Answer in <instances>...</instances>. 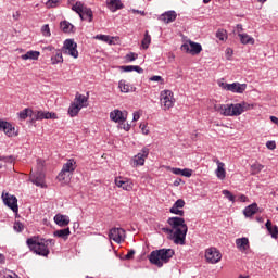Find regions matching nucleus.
Listing matches in <instances>:
<instances>
[{
	"mask_svg": "<svg viewBox=\"0 0 278 278\" xmlns=\"http://www.w3.org/2000/svg\"><path fill=\"white\" fill-rule=\"evenodd\" d=\"M167 223L172 228H162V231L169 236L174 244H186V236L188 233V225H186V219L181 217H169Z\"/></svg>",
	"mask_w": 278,
	"mask_h": 278,
	"instance_id": "1",
	"label": "nucleus"
},
{
	"mask_svg": "<svg viewBox=\"0 0 278 278\" xmlns=\"http://www.w3.org/2000/svg\"><path fill=\"white\" fill-rule=\"evenodd\" d=\"M173 255H175V250L173 249L154 250L149 255V262L157 266V268H162L164 264H168L173 260Z\"/></svg>",
	"mask_w": 278,
	"mask_h": 278,
	"instance_id": "2",
	"label": "nucleus"
},
{
	"mask_svg": "<svg viewBox=\"0 0 278 278\" xmlns=\"http://www.w3.org/2000/svg\"><path fill=\"white\" fill-rule=\"evenodd\" d=\"M26 242L30 251H34V253H36L37 255H41L42 257H47V255H49L50 247H55V240L53 239H41L40 241L27 239Z\"/></svg>",
	"mask_w": 278,
	"mask_h": 278,
	"instance_id": "3",
	"label": "nucleus"
},
{
	"mask_svg": "<svg viewBox=\"0 0 278 278\" xmlns=\"http://www.w3.org/2000/svg\"><path fill=\"white\" fill-rule=\"evenodd\" d=\"M73 12H76L77 15L81 18V21H88L89 23H92V20L94 18V14L92 13V9L84 5L81 1H77L72 7Z\"/></svg>",
	"mask_w": 278,
	"mask_h": 278,
	"instance_id": "4",
	"label": "nucleus"
},
{
	"mask_svg": "<svg viewBox=\"0 0 278 278\" xmlns=\"http://www.w3.org/2000/svg\"><path fill=\"white\" fill-rule=\"evenodd\" d=\"M77 168V161L75 159H68L66 163L63 164L62 170L60 172L58 179L60 181H67L68 177L75 173Z\"/></svg>",
	"mask_w": 278,
	"mask_h": 278,
	"instance_id": "5",
	"label": "nucleus"
},
{
	"mask_svg": "<svg viewBox=\"0 0 278 278\" xmlns=\"http://www.w3.org/2000/svg\"><path fill=\"white\" fill-rule=\"evenodd\" d=\"M253 104H249V102L244 101L236 104H229L228 116H240L243 112H249V110H253Z\"/></svg>",
	"mask_w": 278,
	"mask_h": 278,
	"instance_id": "6",
	"label": "nucleus"
},
{
	"mask_svg": "<svg viewBox=\"0 0 278 278\" xmlns=\"http://www.w3.org/2000/svg\"><path fill=\"white\" fill-rule=\"evenodd\" d=\"M218 86L222 90H227L228 92H233L235 94H244V91L247 90V84L240 83L227 84L218 81Z\"/></svg>",
	"mask_w": 278,
	"mask_h": 278,
	"instance_id": "7",
	"label": "nucleus"
},
{
	"mask_svg": "<svg viewBox=\"0 0 278 278\" xmlns=\"http://www.w3.org/2000/svg\"><path fill=\"white\" fill-rule=\"evenodd\" d=\"M62 53L65 55H71L74 60L79 58V51H77V42L73 39H66L63 43Z\"/></svg>",
	"mask_w": 278,
	"mask_h": 278,
	"instance_id": "8",
	"label": "nucleus"
},
{
	"mask_svg": "<svg viewBox=\"0 0 278 278\" xmlns=\"http://www.w3.org/2000/svg\"><path fill=\"white\" fill-rule=\"evenodd\" d=\"M161 105L163 106V110H170L175 105V97L173 94V91L166 89L161 92L160 96Z\"/></svg>",
	"mask_w": 278,
	"mask_h": 278,
	"instance_id": "9",
	"label": "nucleus"
},
{
	"mask_svg": "<svg viewBox=\"0 0 278 278\" xmlns=\"http://www.w3.org/2000/svg\"><path fill=\"white\" fill-rule=\"evenodd\" d=\"M2 201L14 214H18V199H16V195L2 192Z\"/></svg>",
	"mask_w": 278,
	"mask_h": 278,
	"instance_id": "10",
	"label": "nucleus"
},
{
	"mask_svg": "<svg viewBox=\"0 0 278 278\" xmlns=\"http://www.w3.org/2000/svg\"><path fill=\"white\" fill-rule=\"evenodd\" d=\"M205 260L208 264H218L223 260V254L216 248H208L205 251Z\"/></svg>",
	"mask_w": 278,
	"mask_h": 278,
	"instance_id": "11",
	"label": "nucleus"
},
{
	"mask_svg": "<svg viewBox=\"0 0 278 278\" xmlns=\"http://www.w3.org/2000/svg\"><path fill=\"white\" fill-rule=\"evenodd\" d=\"M181 51H185L186 53H191V55H199V53L203 51V48L201 47V43L189 41V43H184L181 46Z\"/></svg>",
	"mask_w": 278,
	"mask_h": 278,
	"instance_id": "12",
	"label": "nucleus"
},
{
	"mask_svg": "<svg viewBox=\"0 0 278 278\" xmlns=\"http://www.w3.org/2000/svg\"><path fill=\"white\" fill-rule=\"evenodd\" d=\"M0 131H3L5 136L9 138H14V136H18V131L16 128L10 124V122L1 121L0 119Z\"/></svg>",
	"mask_w": 278,
	"mask_h": 278,
	"instance_id": "13",
	"label": "nucleus"
},
{
	"mask_svg": "<svg viewBox=\"0 0 278 278\" xmlns=\"http://www.w3.org/2000/svg\"><path fill=\"white\" fill-rule=\"evenodd\" d=\"M110 240H113L117 244H121L125 240V229L112 228L109 232Z\"/></svg>",
	"mask_w": 278,
	"mask_h": 278,
	"instance_id": "14",
	"label": "nucleus"
},
{
	"mask_svg": "<svg viewBox=\"0 0 278 278\" xmlns=\"http://www.w3.org/2000/svg\"><path fill=\"white\" fill-rule=\"evenodd\" d=\"M110 118L113 121V123H118L119 125H123L125 121H127V111H121L118 109H115L110 113Z\"/></svg>",
	"mask_w": 278,
	"mask_h": 278,
	"instance_id": "15",
	"label": "nucleus"
},
{
	"mask_svg": "<svg viewBox=\"0 0 278 278\" xmlns=\"http://www.w3.org/2000/svg\"><path fill=\"white\" fill-rule=\"evenodd\" d=\"M149 157V148H142V150L134 156V166H144V162Z\"/></svg>",
	"mask_w": 278,
	"mask_h": 278,
	"instance_id": "16",
	"label": "nucleus"
},
{
	"mask_svg": "<svg viewBox=\"0 0 278 278\" xmlns=\"http://www.w3.org/2000/svg\"><path fill=\"white\" fill-rule=\"evenodd\" d=\"M115 185L117 188H122V190H126V192H131L134 190V182L129 179L123 180L122 177L115 178Z\"/></svg>",
	"mask_w": 278,
	"mask_h": 278,
	"instance_id": "17",
	"label": "nucleus"
},
{
	"mask_svg": "<svg viewBox=\"0 0 278 278\" xmlns=\"http://www.w3.org/2000/svg\"><path fill=\"white\" fill-rule=\"evenodd\" d=\"M36 121H55L58 119V115L53 112H47V111H37L35 114Z\"/></svg>",
	"mask_w": 278,
	"mask_h": 278,
	"instance_id": "18",
	"label": "nucleus"
},
{
	"mask_svg": "<svg viewBox=\"0 0 278 278\" xmlns=\"http://www.w3.org/2000/svg\"><path fill=\"white\" fill-rule=\"evenodd\" d=\"M213 162L217 164L215 175L217 179H220V181H223L225 177H227V172L225 170V163L220 162L218 159H214Z\"/></svg>",
	"mask_w": 278,
	"mask_h": 278,
	"instance_id": "19",
	"label": "nucleus"
},
{
	"mask_svg": "<svg viewBox=\"0 0 278 278\" xmlns=\"http://www.w3.org/2000/svg\"><path fill=\"white\" fill-rule=\"evenodd\" d=\"M30 181L38 186L39 188H45V174L39 172L30 176Z\"/></svg>",
	"mask_w": 278,
	"mask_h": 278,
	"instance_id": "20",
	"label": "nucleus"
},
{
	"mask_svg": "<svg viewBox=\"0 0 278 278\" xmlns=\"http://www.w3.org/2000/svg\"><path fill=\"white\" fill-rule=\"evenodd\" d=\"M177 18V13L175 11H167L160 15L159 21L163 23H173Z\"/></svg>",
	"mask_w": 278,
	"mask_h": 278,
	"instance_id": "21",
	"label": "nucleus"
},
{
	"mask_svg": "<svg viewBox=\"0 0 278 278\" xmlns=\"http://www.w3.org/2000/svg\"><path fill=\"white\" fill-rule=\"evenodd\" d=\"M54 223L59 227H66L71 223V217H68L67 215H63V214H56L54 216Z\"/></svg>",
	"mask_w": 278,
	"mask_h": 278,
	"instance_id": "22",
	"label": "nucleus"
},
{
	"mask_svg": "<svg viewBox=\"0 0 278 278\" xmlns=\"http://www.w3.org/2000/svg\"><path fill=\"white\" fill-rule=\"evenodd\" d=\"M83 108H86V105H81L73 102L70 105L67 113L71 116V118H74V116H77L79 114Z\"/></svg>",
	"mask_w": 278,
	"mask_h": 278,
	"instance_id": "23",
	"label": "nucleus"
},
{
	"mask_svg": "<svg viewBox=\"0 0 278 278\" xmlns=\"http://www.w3.org/2000/svg\"><path fill=\"white\" fill-rule=\"evenodd\" d=\"M118 88L121 92L128 93V92H136V87L131 86L130 84H127L125 80H119Z\"/></svg>",
	"mask_w": 278,
	"mask_h": 278,
	"instance_id": "24",
	"label": "nucleus"
},
{
	"mask_svg": "<svg viewBox=\"0 0 278 278\" xmlns=\"http://www.w3.org/2000/svg\"><path fill=\"white\" fill-rule=\"evenodd\" d=\"M236 245H237V249H239V251H247L249 249V238L247 237H243V238H239V239H236Z\"/></svg>",
	"mask_w": 278,
	"mask_h": 278,
	"instance_id": "25",
	"label": "nucleus"
},
{
	"mask_svg": "<svg viewBox=\"0 0 278 278\" xmlns=\"http://www.w3.org/2000/svg\"><path fill=\"white\" fill-rule=\"evenodd\" d=\"M106 5L111 12H116V10H123V2L121 0H108Z\"/></svg>",
	"mask_w": 278,
	"mask_h": 278,
	"instance_id": "26",
	"label": "nucleus"
},
{
	"mask_svg": "<svg viewBox=\"0 0 278 278\" xmlns=\"http://www.w3.org/2000/svg\"><path fill=\"white\" fill-rule=\"evenodd\" d=\"M119 70L123 71L124 73H131V71H136V73L142 74L144 73V70L138 65H123L119 66Z\"/></svg>",
	"mask_w": 278,
	"mask_h": 278,
	"instance_id": "27",
	"label": "nucleus"
},
{
	"mask_svg": "<svg viewBox=\"0 0 278 278\" xmlns=\"http://www.w3.org/2000/svg\"><path fill=\"white\" fill-rule=\"evenodd\" d=\"M214 110L222 114V116H229V104H215Z\"/></svg>",
	"mask_w": 278,
	"mask_h": 278,
	"instance_id": "28",
	"label": "nucleus"
},
{
	"mask_svg": "<svg viewBox=\"0 0 278 278\" xmlns=\"http://www.w3.org/2000/svg\"><path fill=\"white\" fill-rule=\"evenodd\" d=\"M61 30H63L64 34H73L75 26L71 24L68 21H63L60 23Z\"/></svg>",
	"mask_w": 278,
	"mask_h": 278,
	"instance_id": "29",
	"label": "nucleus"
},
{
	"mask_svg": "<svg viewBox=\"0 0 278 278\" xmlns=\"http://www.w3.org/2000/svg\"><path fill=\"white\" fill-rule=\"evenodd\" d=\"M257 212V203H253L243 210V214L247 218H251Z\"/></svg>",
	"mask_w": 278,
	"mask_h": 278,
	"instance_id": "30",
	"label": "nucleus"
},
{
	"mask_svg": "<svg viewBox=\"0 0 278 278\" xmlns=\"http://www.w3.org/2000/svg\"><path fill=\"white\" fill-rule=\"evenodd\" d=\"M54 236L55 238H62L63 240H68V237L71 236V228L55 230Z\"/></svg>",
	"mask_w": 278,
	"mask_h": 278,
	"instance_id": "31",
	"label": "nucleus"
},
{
	"mask_svg": "<svg viewBox=\"0 0 278 278\" xmlns=\"http://www.w3.org/2000/svg\"><path fill=\"white\" fill-rule=\"evenodd\" d=\"M241 45H255V39L248 34H238Z\"/></svg>",
	"mask_w": 278,
	"mask_h": 278,
	"instance_id": "32",
	"label": "nucleus"
},
{
	"mask_svg": "<svg viewBox=\"0 0 278 278\" xmlns=\"http://www.w3.org/2000/svg\"><path fill=\"white\" fill-rule=\"evenodd\" d=\"M40 58V52L30 50L25 54L21 55L22 60H38Z\"/></svg>",
	"mask_w": 278,
	"mask_h": 278,
	"instance_id": "33",
	"label": "nucleus"
},
{
	"mask_svg": "<svg viewBox=\"0 0 278 278\" xmlns=\"http://www.w3.org/2000/svg\"><path fill=\"white\" fill-rule=\"evenodd\" d=\"M52 64H62L64 62V58L62 56V51L58 50L55 55L51 58Z\"/></svg>",
	"mask_w": 278,
	"mask_h": 278,
	"instance_id": "34",
	"label": "nucleus"
},
{
	"mask_svg": "<svg viewBox=\"0 0 278 278\" xmlns=\"http://www.w3.org/2000/svg\"><path fill=\"white\" fill-rule=\"evenodd\" d=\"M151 45V35H149V30H146L144 38L141 41L142 49H149Z\"/></svg>",
	"mask_w": 278,
	"mask_h": 278,
	"instance_id": "35",
	"label": "nucleus"
},
{
	"mask_svg": "<svg viewBox=\"0 0 278 278\" xmlns=\"http://www.w3.org/2000/svg\"><path fill=\"white\" fill-rule=\"evenodd\" d=\"M74 103H76V105H86L85 103H88V98L84 94L77 93Z\"/></svg>",
	"mask_w": 278,
	"mask_h": 278,
	"instance_id": "36",
	"label": "nucleus"
},
{
	"mask_svg": "<svg viewBox=\"0 0 278 278\" xmlns=\"http://www.w3.org/2000/svg\"><path fill=\"white\" fill-rule=\"evenodd\" d=\"M263 169H264V165H262L260 163H254L253 165H251L252 175H257V174L262 173Z\"/></svg>",
	"mask_w": 278,
	"mask_h": 278,
	"instance_id": "37",
	"label": "nucleus"
},
{
	"mask_svg": "<svg viewBox=\"0 0 278 278\" xmlns=\"http://www.w3.org/2000/svg\"><path fill=\"white\" fill-rule=\"evenodd\" d=\"M96 40H101L102 42H106L108 45H112V39L109 35H96Z\"/></svg>",
	"mask_w": 278,
	"mask_h": 278,
	"instance_id": "38",
	"label": "nucleus"
},
{
	"mask_svg": "<svg viewBox=\"0 0 278 278\" xmlns=\"http://www.w3.org/2000/svg\"><path fill=\"white\" fill-rule=\"evenodd\" d=\"M30 114H31V110H29V109H24L23 111H21V112L18 113V118H20V121H26V118H27L28 116H30Z\"/></svg>",
	"mask_w": 278,
	"mask_h": 278,
	"instance_id": "39",
	"label": "nucleus"
},
{
	"mask_svg": "<svg viewBox=\"0 0 278 278\" xmlns=\"http://www.w3.org/2000/svg\"><path fill=\"white\" fill-rule=\"evenodd\" d=\"M62 3V0H48L46 2V8L51 9V8H58Z\"/></svg>",
	"mask_w": 278,
	"mask_h": 278,
	"instance_id": "40",
	"label": "nucleus"
},
{
	"mask_svg": "<svg viewBox=\"0 0 278 278\" xmlns=\"http://www.w3.org/2000/svg\"><path fill=\"white\" fill-rule=\"evenodd\" d=\"M216 38H218V40H222V41L227 40V30L218 29L216 33Z\"/></svg>",
	"mask_w": 278,
	"mask_h": 278,
	"instance_id": "41",
	"label": "nucleus"
},
{
	"mask_svg": "<svg viewBox=\"0 0 278 278\" xmlns=\"http://www.w3.org/2000/svg\"><path fill=\"white\" fill-rule=\"evenodd\" d=\"M169 212H170V214L184 216V210H179V207L175 206V204L170 207Z\"/></svg>",
	"mask_w": 278,
	"mask_h": 278,
	"instance_id": "42",
	"label": "nucleus"
},
{
	"mask_svg": "<svg viewBox=\"0 0 278 278\" xmlns=\"http://www.w3.org/2000/svg\"><path fill=\"white\" fill-rule=\"evenodd\" d=\"M41 33L43 36H46V38H49V36H51V29L49 28L48 24L41 27Z\"/></svg>",
	"mask_w": 278,
	"mask_h": 278,
	"instance_id": "43",
	"label": "nucleus"
},
{
	"mask_svg": "<svg viewBox=\"0 0 278 278\" xmlns=\"http://www.w3.org/2000/svg\"><path fill=\"white\" fill-rule=\"evenodd\" d=\"M14 231H17V233H21L23 229H25V226H23V223L21 222H15L13 226Z\"/></svg>",
	"mask_w": 278,
	"mask_h": 278,
	"instance_id": "44",
	"label": "nucleus"
},
{
	"mask_svg": "<svg viewBox=\"0 0 278 278\" xmlns=\"http://www.w3.org/2000/svg\"><path fill=\"white\" fill-rule=\"evenodd\" d=\"M267 231L270 233L271 238H275V239L278 238V227L277 226H273Z\"/></svg>",
	"mask_w": 278,
	"mask_h": 278,
	"instance_id": "45",
	"label": "nucleus"
},
{
	"mask_svg": "<svg viewBox=\"0 0 278 278\" xmlns=\"http://www.w3.org/2000/svg\"><path fill=\"white\" fill-rule=\"evenodd\" d=\"M222 194L226 197V199L230 200L232 203L236 201V197H233L229 190H223Z\"/></svg>",
	"mask_w": 278,
	"mask_h": 278,
	"instance_id": "46",
	"label": "nucleus"
},
{
	"mask_svg": "<svg viewBox=\"0 0 278 278\" xmlns=\"http://www.w3.org/2000/svg\"><path fill=\"white\" fill-rule=\"evenodd\" d=\"M125 58L128 62H134V61L138 60V54L130 52V53L126 54Z\"/></svg>",
	"mask_w": 278,
	"mask_h": 278,
	"instance_id": "47",
	"label": "nucleus"
},
{
	"mask_svg": "<svg viewBox=\"0 0 278 278\" xmlns=\"http://www.w3.org/2000/svg\"><path fill=\"white\" fill-rule=\"evenodd\" d=\"M150 81H157L161 85H164V78L162 76H152L150 77Z\"/></svg>",
	"mask_w": 278,
	"mask_h": 278,
	"instance_id": "48",
	"label": "nucleus"
},
{
	"mask_svg": "<svg viewBox=\"0 0 278 278\" xmlns=\"http://www.w3.org/2000/svg\"><path fill=\"white\" fill-rule=\"evenodd\" d=\"M266 147H267V149H269L270 151H275V149H277V143H275V141H267V142H266Z\"/></svg>",
	"mask_w": 278,
	"mask_h": 278,
	"instance_id": "49",
	"label": "nucleus"
},
{
	"mask_svg": "<svg viewBox=\"0 0 278 278\" xmlns=\"http://www.w3.org/2000/svg\"><path fill=\"white\" fill-rule=\"evenodd\" d=\"M182 177H192V169L185 168L182 169Z\"/></svg>",
	"mask_w": 278,
	"mask_h": 278,
	"instance_id": "50",
	"label": "nucleus"
},
{
	"mask_svg": "<svg viewBox=\"0 0 278 278\" xmlns=\"http://www.w3.org/2000/svg\"><path fill=\"white\" fill-rule=\"evenodd\" d=\"M175 207H184V205H186V201H184L182 199H178L175 203H174Z\"/></svg>",
	"mask_w": 278,
	"mask_h": 278,
	"instance_id": "51",
	"label": "nucleus"
},
{
	"mask_svg": "<svg viewBox=\"0 0 278 278\" xmlns=\"http://www.w3.org/2000/svg\"><path fill=\"white\" fill-rule=\"evenodd\" d=\"M140 129L144 136H149V128L147 127V124H141Z\"/></svg>",
	"mask_w": 278,
	"mask_h": 278,
	"instance_id": "52",
	"label": "nucleus"
},
{
	"mask_svg": "<svg viewBox=\"0 0 278 278\" xmlns=\"http://www.w3.org/2000/svg\"><path fill=\"white\" fill-rule=\"evenodd\" d=\"M231 55H233V50L231 48L226 49V58L227 60H231Z\"/></svg>",
	"mask_w": 278,
	"mask_h": 278,
	"instance_id": "53",
	"label": "nucleus"
},
{
	"mask_svg": "<svg viewBox=\"0 0 278 278\" xmlns=\"http://www.w3.org/2000/svg\"><path fill=\"white\" fill-rule=\"evenodd\" d=\"M134 255H136V251L135 250H129L128 253L126 254L125 258L126 260H131L134 257Z\"/></svg>",
	"mask_w": 278,
	"mask_h": 278,
	"instance_id": "54",
	"label": "nucleus"
},
{
	"mask_svg": "<svg viewBox=\"0 0 278 278\" xmlns=\"http://www.w3.org/2000/svg\"><path fill=\"white\" fill-rule=\"evenodd\" d=\"M182 170H184V169L177 168V167L172 168V173H173L174 175H182Z\"/></svg>",
	"mask_w": 278,
	"mask_h": 278,
	"instance_id": "55",
	"label": "nucleus"
},
{
	"mask_svg": "<svg viewBox=\"0 0 278 278\" xmlns=\"http://www.w3.org/2000/svg\"><path fill=\"white\" fill-rule=\"evenodd\" d=\"M119 125H122L121 128L124 129L125 131H129L131 129V125H129V124L123 123Z\"/></svg>",
	"mask_w": 278,
	"mask_h": 278,
	"instance_id": "56",
	"label": "nucleus"
},
{
	"mask_svg": "<svg viewBox=\"0 0 278 278\" xmlns=\"http://www.w3.org/2000/svg\"><path fill=\"white\" fill-rule=\"evenodd\" d=\"M13 18L14 21H18V18H21V12L16 11L15 13H13Z\"/></svg>",
	"mask_w": 278,
	"mask_h": 278,
	"instance_id": "57",
	"label": "nucleus"
},
{
	"mask_svg": "<svg viewBox=\"0 0 278 278\" xmlns=\"http://www.w3.org/2000/svg\"><path fill=\"white\" fill-rule=\"evenodd\" d=\"M132 14H141V16L146 15L144 11H140V10H136V9H132Z\"/></svg>",
	"mask_w": 278,
	"mask_h": 278,
	"instance_id": "58",
	"label": "nucleus"
},
{
	"mask_svg": "<svg viewBox=\"0 0 278 278\" xmlns=\"http://www.w3.org/2000/svg\"><path fill=\"white\" fill-rule=\"evenodd\" d=\"M132 121H140V113L135 112V113H134Z\"/></svg>",
	"mask_w": 278,
	"mask_h": 278,
	"instance_id": "59",
	"label": "nucleus"
},
{
	"mask_svg": "<svg viewBox=\"0 0 278 278\" xmlns=\"http://www.w3.org/2000/svg\"><path fill=\"white\" fill-rule=\"evenodd\" d=\"M265 226H266V229H267V230H268V229H271V227H273V222L267 220L266 224H265Z\"/></svg>",
	"mask_w": 278,
	"mask_h": 278,
	"instance_id": "60",
	"label": "nucleus"
},
{
	"mask_svg": "<svg viewBox=\"0 0 278 278\" xmlns=\"http://www.w3.org/2000/svg\"><path fill=\"white\" fill-rule=\"evenodd\" d=\"M237 31H238V34H242V31H243L242 24L237 25Z\"/></svg>",
	"mask_w": 278,
	"mask_h": 278,
	"instance_id": "61",
	"label": "nucleus"
},
{
	"mask_svg": "<svg viewBox=\"0 0 278 278\" xmlns=\"http://www.w3.org/2000/svg\"><path fill=\"white\" fill-rule=\"evenodd\" d=\"M0 160H2L3 162H10V160H12V156H0Z\"/></svg>",
	"mask_w": 278,
	"mask_h": 278,
	"instance_id": "62",
	"label": "nucleus"
},
{
	"mask_svg": "<svg viewBox=\"0 0 278 278\" xmlns=\"http://www.w3.org/2000/svg\"><path fill=\"white\" fill-rule=\"evenodd\" d=\"M181 185V178H177L175 181H174V186H180Z\"/></svg>",
	"mask_w": 278,
	"mask_h": 278,
	"instance_id": "63",
	"label": "nucleus"
},
{
	"mask_svg": "<svg viewBox=\"0 0 278 278\" xmlns=\"http://www.w3.org/2000/svg\"><path fill=\"white\" fill-rule=\"evenodd\" d=\"M3 262H5V256H3V254H0V264H3Z\"/></svg>",
	"mask_w": 278,
	"mask_h": 278,
	"instance_id": "64",
	"label": "nucleus"
}]
</instances>
